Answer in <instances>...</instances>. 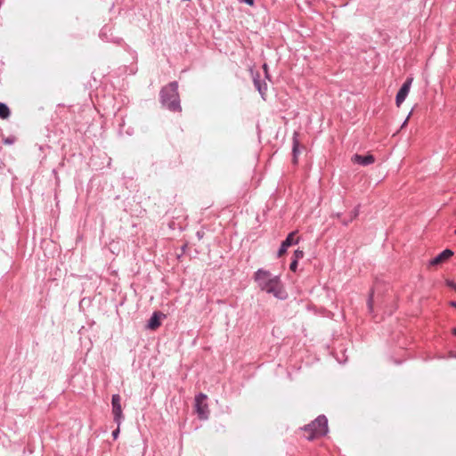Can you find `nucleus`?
<instances>
[{
  "label": "nucleus",
  "mask_w": 456,
  "mask_h": 456,
  "mask_svg": "<svg viewBox=\"0 0 456 456\" xmlns=\"http://www.w3.org/2000/svg\"><path fill=\"white\" fill-rule=\"evenodd\" d=\"M447 285H449L452 289H456V283L453 281H447Z\"/></svg>",
  "instance_id": "aec40b11"
},
{
  "label": "nucleus",
  "mask_w": 456,
  "mask_h": 456,
  "mask_svg": "<svg viewBox=\"0 0 456 456\" xmlns=\"http://www.w3.org/2000/svg\"><path fill=\"white\" fill-rule=\"evenodd\" d=\"M207 395L206 394L200 393L195 398L196 411L200 419H207L208 416V405L206 403Z\"/></svg>",
  "instance_id": "20e7f679"
},
{
  "label": "nucleus",
  "mask_w": 456,
  "mask_h": 456,
  "mask_svg": "<svg viewBox=\"0 0 456 456\" xmlns=\"http://www.w3.org/2000/svg\"><path fill=\"white\" fill-rule=\"evenodd\" d=\"M10 115V109L4 105V103H2V118H8Z\"/></svg>",
  "instance_id": "f8f14e48"
},
{
  "label": "nucleus",
  "mask_w": 456,
  "mask_h": 456,
  "mask_svg": "<svg viewBox=\"0 0 456 456\" xmlns=\"http://www.w3.org/2000/svg\"><path fill=\"white\" fill-rule=\"evenodd\" d=\"M357 216H358V210H355V211L354 212V217H356Z\"/></svg>",
  "instance_id": "4be33fe9"
},
{
  "label": "nucleus",
  "mask_w": 456,
  "mask_h": 456,
  "mask_svg": "<svg viewBox=\"0 0 456 456\" xmlns=\"http://www.w3.org/2000/svg\"><path fill=\"white\" fill-rule=\"evenodd\" d=\"M368 307H369V312H372V309H373V294L372 293L369 296Z\"/></svg>",
  "instance_id": "4468645a"
},
{
  "label": "nucleus",
  "mask_w": 456,
  "mask_h": 456,
  "mask_svg": "<svg viewBox=\"0 0 456 456\" xmlns=\"http://www.w3.org/2000/svg\"><path fill=\"white\" fill-rule=\"evenodd\" d=\"M298 142L297 139H294L293 147H292V162L297 164L298 162Z\"/></svg>",
  "instance_id": "9b49d317"
},
{
  "label": "nucleus",
  "mask_w": 456,
  "mask_h": 456,
  "mask_svg": "<svg viewBox=\"0 0 456 456\" xmlns=\"http://www.w3.org/2000/svg\"><path fill=\"white\" fill-rule=\"evenodd\" d=\"M297 265H298V262L297 259H293L290 265H289V268L292 272H296L297 271Z\"/></svg>",
  "instance_id": "2eb2a0df"
},
{
  "label": "nucleus",
  "mask_w": 456,
  "mask_h": 456,
  "mask_svg": "<svg viewBox=\"0 0 456 456\" xmlns=\"http://www.w3.org/2000/svg\"><path fill=\"white\" fill-rule=\"evenodd\" d=\"M15 140V137H8L4 140V143L5 144H11V143H13Z\"/></svg>",
  "instance_id": "6ab92c4d"
},
{
  "label": "nucleus",
  "mask_w": 456,
  "mask_h": 456,
  "mask_svg": "<svg viewBox=\"0 0 456 456\" xmlns=\"http://www.w3.org/2000/svg\"><path fill=\"white\" fill-rule=\"evenodd\" d=\"M452 332L456 335V328L453 329Z\"/></svg>",
  "instance_id": "b1692460"
},
{
  "label": "nucleus",
  "mask_w": 456,
  "mask_h": 456,
  "mask_svg": "<svg viewBox=\"0 0 456 456\" xmlns=\"http://www.w3.org/2000/svg\"><path fill=\"white\" fill-rule=\"evenodd\" d=\"M255 85H256L257 90L259 91V93L263 95L264 92L262 91V86L260 85L259 81L255 79Z\"/></svg>",
  "instance_id": "f3484780"
},
{
  "label": "nucleus",
  "mask_w": 456,
  "mask_h": 456,
  "mask_svg": "<svg viewBox=\"0 0 456 456\" xmlns=\"http://www.w3.org/2000/svg\"><path fill=\"white\" fill-rule=\"evenodd\" d=\"M453 255V252L450 250V248H446L443 252L437 255L436 257L431 259L430 265H442L446 261L447 259L451 258V256Z\"/></svg>",
  "instance_id": "0eeeda50"
},
{
  "label": "nucleus",
  "mask_w": 456,
  "mask_h": 456,
  "mask_svg": "<svg viewBox=\"0 0 456 456\" xmlns=\"http://www.w3.org/2000/svg\"><path fill=\"white\" fill-rule=\"evenodd\" d=\"M455 234H456V230H455Z\"/></svg>",
  "instance_id": "a878e982"
},
{
  "label": "nucleus",
  "mask_w": 456,
  "mask_h": 456,
  "mask_svg": "<svg viewBox=\"0 0 456 456\" xmlns=\"http://www.w3.org/2000/svg\"><path fill=\"white\" fill-rule=\"evenodd\" d=\"M299 240V237L297 236V231H293L291 233L288 235V237L284 240V246L288 248L292 246L293 243H297Z\"/></svg>",
  "instance_id": "9d476101"
},
{
  "label": "nucleus",
  "mask_w": 456,
  "mask_h": 456,
  "mask_svg": "<svg viewBox=\"0 0 456 456\" xmlns=\"http://www.w3.org/2000/svg\"><path fill=\"white\" fill-rule=\"evenodd\" d=\"M165 318V314L160 312L153 313V315L148 322V328L155 330V329L159 328L161 324V320Z\"/></svg>",
  "instance_id": "6e6552de"
},
{
  "label": "nucleus",
  "mask_w": 456,
  "mask_h": 456,
  "mask_svg": "<svg viewBox=\"0 0 456 456\" xmlns=\"http://www.w3.org/2000/svg\"><path fill=\"white\" fill-rule=\"evenodd\" d=\"M352 161L354 163H358L361 165H370L375 162V157L372 155H366V156H361V155H354L352 158Z\"/></svg>",
  "instance_id": "1a4fd4ad"
},
{
  "label": "nucleus",
  "mask_w": 456,
  "mask_h": 456,
  "mask_svg": "<svg viewBox=\"0 0 456 456\" xmlns=\"http://www.w3.org/2000/svg\"><path fill=\"white\" fill-rule=\"evenodd\" d=\"M303 256H304V253H303V251H301V250H297V251H295V253H294V258H293V259H297V260L298 261V259L303 258Z\"/></svg>",
  "instance_id": "dca6fc26"
},
{
  "label": "nucleus",
  "mask_w": 456,
  "mask_h": 456,
  "mask_svg": "<svg viewBox=\"0 0 456 456\" xmlns=\"http://www.w3.org/2000/svg\"><path fill=\"white\" fill-rule=\"evenodd\" d=\"M120 426H118L117 428L112 432V436L114 439H118V436L119 434V428Z\"/></svg>",
  "instance_id": "a211bd4d"
},
{
  "label": "nucleus",
  "mask_w": 456,
  "mask_h": 456,
  "mask_svg": "<svg viewBox=\"0 0 456 456\" xmlns=\"http://www.w3.org/2000/svg\"><path fill=\"white\" fill-rule=\"evenodd\" d=\"M256 281L262 290H265L268 294H273L277 297L284 296L281 282L278 276H273L270 272L265 270H258L255 275Z\"/></svg>",
  "instance_id": "f257e3e1"
},
{
  "label": "nucleus",
  "mask_w": 456,
  "mask_h": 456,
  "mask_svg": "<svg viewBox=\"0 0 456 456\" xmlns=\"http://www.w3.org/2000/svg\"><path fill=\"white\" fill-rule=\"evenodd\" d=\"M177 88L176 83H171L161 91L164 103L172 110H180Z\"/></svg>",
  "instance_id": "7ed1b4c3"
},
{
  "label": "nucleus",
  "mask_w": 456,
  "mask_h": 456,
  "mask_svg": "<svg viewBox=\"0 0 456 456\" xmlns=\"http://www.w3.org/2000/svg\"><path fill=\"white\" fill-rule=\"evenodd\" d=\"M288 246H284V240L281 242V247L278 252V256L281 257L282 255H284L287 252Z\"/></svg>",
  "instance_id": "ddd939ff"
},
{
  "label": "nucleus",
  "mask_w": 456,
  "mask_h": 456,
  "mask_svg": "<svg viewBox=\"0 0 456 456\" xmlns=\"http://www.w3.org/2000/svg\"><path fill=\"white\" fill-rule=\"evenodd\" d=\"M412 80V77H408L404 84L402 86V87L399 89L395 96V104L397 107L402 106L405 97L408 95Z\"/></svg>",
  "instance_id": "423d86ee"
},
{
  "label": "nucleus",
  "mask_w": 456,
  "mask_h": 456,
  "mask_svg": "<svg viewBox=\"0 0 456 456\" xmlns=\"http://www.w3.org/2000/svg\"><path fill=\"white\" fill-rule=\"evenodd\" d=\"M305 436L307 440L316 439L328 432V420L325 416H318L315 420L304 428Z\"/></svg>",
  "instance_id": "f03ea898"
},
{
  "label": "nucleus",
  "mask_w": 456,
  "mask_h": 456,
  "mask_svg": "<svg viewBox=\"0 0 456 456\" xmlns=\"http://www.w3.org/2000/svg\"><path fill=\"white\" fill-rule=\"evenodd\" d=\"M452 305L456 307V303L455 302H452Z\"/></svg>",
  "instance_id": "5701e85b"
},
{
  "label": "nucleus",
  "mask_w": 456,
  "mask_h": 456,
  "mask_svg": "<svg viewBox=\"0 0 456 456\" xmlns=\"http://www.w3.org/2000/svg\"><path fill=\"white\" fill-rule=\"evenodd\" d=\"M112 414L114 417V421L117 422L118 425H120L123 415L121 397L118 394H114L112 395Z\"/></svg>",
  "instance_id": "39448f33"
},
{
  "label": "nucleus",
  "mask_w": 456,
  "mask_h": 456,
  "mask_svg": "<svg viewBox=\"0 0 456 456\" xmlns=\"http://www.w3.org/2000/svg\"><path fill=\"white\" fill-rule=\"evenodd\" d=\"M264 69L266 70V64H264Z\"/></svg>",
  "instance_id": "393cba45"
},
{
  "label": "nucleus",
  "mask_w": 456,
  "mask_h": 456,
  "mask_svg": "<svg viewBox=\"0 0 456 456\" xmlns=\"http://www.w3.org/2000/svg\"><path fill=\"white\" fill-rule=\"evenodd\" d=\"M241 1L246 2V4H248V5H253L254 4V0H241Z\"/></svg>",
  "instance_id": "412c9836"
}]
</instances>
